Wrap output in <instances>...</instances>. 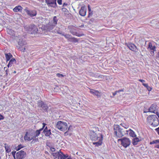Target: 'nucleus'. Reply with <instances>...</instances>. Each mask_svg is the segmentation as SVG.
<instances>
[{
    "mask_svg": "<svg viewBox=\"0 0 159 159\" xmlns=\"http://www.w3.org/2000/svg\"><path fill=\"white\" fill-rule=\"evenodd\" d=\"M114 133L115 135L118 138H121L126 134H128L129 131L125 129V128H121L120 125H114Z\"/></svg>",
    "mask_w": 159,
    "mask_h": 159,
    "instance_id": "f257e3e1",
    "label": "nucleus"
},
{
    "mask_svg": "<svg viewBox=\"0 0 159 159\" xmlns=\"http://www.w3.org/2000/svg\"><path fill=\"white\" fill-rule=\"evenodd\" d=\"M147 121L152 126H156L159 124V120L156 116L152 115L148 116Z\"/></svg>",
    "mask_w": 159,
    "mask_h": 159,
    "instance_id": "f03ea898",
    "label": "nucleus"
},
{
    "mask_svg": "<svg viewBox=\"0 0 159 159\" xmlns=\"http://www.w3.org/2000/svg\"><path fill=\"white\" fill-rule=\"evenodd\" d=\"M25 29L29 33L32 34H37L38 31L37 27L34 24L26 25L25 27Z\"/></svg>",
    "mask_w": 159,
    "mask_h": 159,
    "instance_id": "7ed1b4c3",
    "label": "nucleus"
},
{
    "mask_svg": "<svg viewBox=\"0 0 159 159\" xmlns=\"http://www.w3.org/2000/svg\"><path fill=\"white\" fill-rule=\"evenodd\" d=\"M56 127L61 131H65L67 129L68 126L66 123L60 121L57 122Z\"/></svg>",
    "mask_w": 159,
    "mask_h": 159,
    "instance_id": "20e7f679",
    "label": "nucleus"
},
{
    "mask_svg": "<svg viewBox=\"0 0 159 159\" xmlns=\"http://www.w3.org/2000/svg\"><path fill=\"white\" fill-rule=\"evenodd\" d=\"M38 107L41 108L43 111L48 112L50 111V109L48 105L41 101H39L37 103Z\"/></svg>",
    "mask_w": 159,
    "mask_h": 159,
    "instance_id": "39448f33",
    "label": "nucleus"
},
{
    "mask_svg": "<svg viewBox=\"0 0 159 159\" xmlns=\"http://www.w3.org/2000/svg\"><path fill=\"white\" fill-rule=\"evenodd\" d=\"M103 137L102 134L98 133L97 132L91 131L90 132V138L93 141H97V139H101Z\"/></svg>",
    "mask_w": 159,
    "mask_h": 159,
    "instance_id": "423d86ee",
    "label": "nucleus"
},
{
    "mask_svg": "<svg viewBox=\"0 0 159 159\" xmlns=\"http://www.w3.org/2000/svg\"><path fill=\"white\" fill-rule=\"evenodd\" d=\"M118 140L121 141V144L125 148L129 146L131 143L129 139L126 137L119 139Z\"/></svg>",
    "mask_w": 159,
    "mask_h": 159,
    "instance_id": "0eeeda50",
    "label": "nucleus"
},
{
    "mask_svg": "<svg viewBox=\"0 0 159 159\" xmlns=\"http://www.w3.org/2000/svg\"><path fill=\"white\" fill-rule=\"evenodd\" d=\"M56 1L57 0H45V2L48 7L55 8L57 7Z\"/></svg>",
    "mask_w": 159,
    "mask_h": 159,
    "instance_id": "6e6552de",
    "label": "nucleus"
},
{
    "mask_svg": "<svg viewBox=\"0 0 159 159\" xmlns=\"http://www.w3.org/2000/svg\"><path fill=\"white\" fill-rule=\"evenodd\" d=\"M26 153L24 151L21 150L17 152L16 154V159H23L26 156Z\"/></svg>",
    "mask_w": 159,
    "mask_h": 159,
    "instance_id": "1a4fd4ad",
    "label": "nucleus"
},
{
    "mask_svg": "<svg viewBox=\"0 0 159 159\" xmlns=\"http://www.w3.org/2000/svg\"><path fill=\"white\" fill-rule=\"evenodd\" d=\"M126 45L129 49L130 50L135 52H138V49L135 45L132 43H125Z\"/></svg>",
    "mask_w": 159,
    "mask_h": 159,
    "instance_id": "9d476101",
    "label": "nucleus"
},
{
    "mask_svg": "<svg viewBox=\"0 0 159 159\" xmlns=\"http://www.w3.org/2000/svg\"><path fill=\"white\" fill-rule=\"evenodd\" d=\"M25 11L27 15L31 17L35 16L37 14V11L35 10H30L27 8H25Z\"/></svg>",
    "mask_w": 159,
    "mask_h": 159,
    "instance_id": "9b49d317",
    "label": "nucleus"
},
{
    "mask_svg": "<svg viewBox=\"0 0 159 159\" xmlns=\"http://www.w3.org/2000/svg\"><path fill=\"white\" fill-rule=\"evenodd\" d=\"M156 46L155 45H153L151 43H149L147 49L149 51L151 52V54H154V52L156 51Z\"/></svg>",
    "mask_w": 159,
    "mask_h": 159,
    "instance_id": "f8f14e48",
    "label": "nucleus"
},
{
    "mask_svg": "<svg viewBox=\"0 0 159 159\" xmlns=\"http://www.w3.org/2000/svg\"><path fill=\"white\" fill-rule=\"evenodd\" d=\"M55 25L53 24L51 22H49L48 24H46L45 26V28L48 31H50L52 30L55 27Z\"/></svg>",
    "mask_w": 159,
    "mask_h": 159,
    "instance_id": "ddd939ff",
    "label": "nucleus"
},
{
    "mask_svg": "<svg viewBox=\"0 0 159 159\" xmlns=\"http://www.w3.org/2000/svg\"><path fill=\"white\" fill-rule=\"evenodd\" d=\"M31 136V134L30 133H28L27 132H26L24 136L25 140L30 141L31 140L33 139H34V136L32 137H30Z\"/></svg>",
    "mask_w": 159,
    "mask_h": 159,
    "instance_id": "4468645a",
    "label": "nucleus"
},
{
    "mask_svg": "<svg viewBox=\"0 0 159 159\" xmlns=\"http://www.w3.org/2000/svg\"><path fill=\"white\" fill-rule=\"evenodd\" d=\"M90 92L93 94L94 95L97 96L98 98L101 96L100 93L98 90L94 89H90Z\"/></svg>",
    "mask_w": 159,
    "mask_h": 159,
    "instance_id": "2eb2a0df",
    "label": "nucleus"
},
{
    "mask_svg": "<svg viewBox=\"0 0 159 159\" xmlns=\"http://www.w3.org/2000/svg\"><path fill=\"white\" fill-rule=\"evenodd\" d=\"M18 43L20 47H22L26 44L25 41L23 40L22 38H20L19 39V41H18Z\"/></svg>",
    "mask_w": 159,
    "mask_h": 159,
    "instance_id": "dca6fc26",
    "label": "nucleus"
},
{
    "mask_svg": "<svg viewBox=\"0 0 159 159\" xmlns=\"http://www.w3.org/2000/svg\"><path fill=\"white\" fill-rule=\"evenodd\" d=\"M79 13L80 15L82 16H85L86 14V11L85 9V7H81Z\"/></svg>",
    "mask_w": 159,
    "mask_h": 159,
    "instance_id": "f3484780",
    "label": "nucleus"
},
{
    "mask_svg": "<svg viewBox=\"0 0 159 159\" xmlns=\"http://www.w3.org/2000/svg\"><path fill=\"white\" fill-rule=\"evenodd\" d=\"M16 62V60L14 58H12L10 60L9 62L7 65V67L9 68V67H11L14 65V64H15Z\"/></svg>",
    "mask_w": 159,
    "mask_h": 159,
    "instance_id": "a211bd4d",
    "label": "nucleus"
},
{
    "mask_svg": "<svg viewBox=\"0 0 159 159\" xmlns=\"http://www.w3.org/2000/svg\"><path fill=\"white\" fill-rule=\"evenodd\" d=\"M42 131L41 130V129H38L36 130V131L35 132L34 134V139H33V140H35L37 141H38V138L36 139V137H37L40 134V132Z\"/></svg>",
    "mask_w": 159,
    "mask_h": 159,
    "instance_id": "6ab92c4d",
    "label": "nucleus"
},
{
    "mask_svg": "<svg viewBox=\"0 0 159 159\" xmlns=\"http://www.w3.org/2000/svg\"><path fill=\"white\" fill-rule=\"evenodd\" d=\"M68 155L64 154L61 152H60V154L58 156V159H65L68 157Z\"/></svg>",
    "mask_w": 159,
    "mask_h": 159,
    "instance_id": "aec40b11",
    "label": "nucleus"
},
{
    "mask_svg": "<svg viewBox=\"0 0 159 159\" xmlns=\"http://www.w3.org/2000/svg\"><path fill=\"white\" fill-rule=\"evenodd\" d=\"M103 137L101 138V139H97V142H94L93 143V144L94 145H95L96 146H97V147H98L99 146L101 145L102 144V141L103 140Z\"/></svg>",
    "mask_w": 159,
    "mask_h": 159,
    "instance_id": "412c9836",
    "label": "nucleus"
},
{
    "mask_svg": "<svg viewBox=\"0 0 159 159\" xmlns=\"http://www.w3.org/2000/svg\"><path fill=\"white\" fill-rule=\"evenodd\" d=\"M23 8L22 7L20 6H18L16 7L13 9V11L15 12H18V11H21L22 9Z\"/></svg>",
    "mask_w": 159,
    "mask_h": 159,
    "instance_id": "4be33fe9",
    "label": "nucleus"
},
{
    "mask_svg": "<svg viewBox=\"0 0 159 159\" xmlns=\"http://www.w3.org/2000/svg\"><path fill=\"white\" fill-rule=\"evenodd\" d=\"M5 55L7 62L9 61L11 58H12V55L10 53H5Z\"/></svg>",
    "mask_w": 159,
    "mask_h": 159,
    "instance_id": "5701e85b",
    "label": "nucleus"
},
{
    "mask_svg": "<svg viewBox=\"0 0 159 159\" xmlns=\"http://www.w3.org/2000/svg\"><path fill=\"white\" fill-rule=\"evenodd\" d=\"M140 140L139 138L136 137L133 139L132 143L134 145H136L140 141Z\"/></svg>",
    "mask_w": 159,
    "mask_h": 159,
    "instance_id": "b1692460",
    "label": "nucleus"
},
{
    "mask_svg": "<svg viewBox=\"0 0 159 159\" xmlns=\"http://www.w3.org/2000/svg\"><path fill=\"white\" fill-rule=\"evenodd\" d=\"M4 145V147L6 152L8 153L10 152L11 151V149L10 148V146H8V145L6 143H5Z\"/></svg>",
    "mask_w": 159,
    "mask_h": 159,
    "instance_id": "393cba45",
    "label": "nucleus"
},
{
    "mask_svg": "<svg viewBox=\"0 0 159 159\" xmlns=\"http://www.w3.org/2000/svg\"><path fill=\"white\" fill-rule=\"evenodd\" d=\"M129 134L130 136L132 137H136V135L135 133V132L131 129H129Z\"/></svg>",
    "mask_w": 159,
    "mask_h": 159,
    "instance_id": "a878e982",
    "label": "nucleus"
},
{
    "mask_svg": "<svg viewBox=\"0 0 159 159\" xmlns=\"http://www.w3.org/2000/svg\"><path fill=\"white\" fill-rule=\"evenodd\" d=\"M68 41L70 42L76 43L78 42V40L75 37H72L71 36Z\"/></svg>",
    "mask_w": 159,
    "mask_h": 159,
    "instance_id": "bb28decb",
    "label": "nucleus"
},
{
    "mask_svg": "<svg viewBox=\"0 0 159 159\" xmlns=\"http://www.w3.org/2000/svg\"><path fill=\"white\" fill-rule=\"evenodd\" d=\"M51 130L49 129L48 131H46L45 132H43V133L44 134H45V135L46 137H48L51 134Z\"/></svg>",
    "mask_w": 159,
    "mask_h": 159,
    "instance_id": "cd10ccee",
    "label": "nucleus"
},
{
    "mask_svg": "<svg viewBox=\"0 0 159 159\" xmlns=\"http://www.w3.org/2000/svg\"><path fill=\"white\" fill-rule=\"evenodd\" d=\"M58 21V20L57 19V17L56 16H54L53 17V19L52 20V21H51V22L53 23V24L56 26V25L57 24V22Z\"/></svg>",
    "mask_w": 159,
    "mask_h": 159,
    "instance_id": "c85d7f7f",
    "label": "nucleus"
},
{
    "mask_svg": "<svg viewBox=\"0 0 159 159\" xmlns=\"http://www.w3.org/2000/svg\"><path fill=\"white\" fill-rule=\"evenodd\" d=\"M4 73L2 66H0V77L2 76Z\"/></svg>",
    "mask_w": 159,
    "mask_h": 159,
    "instance_id": "c756f323",
    "label": "nucleus"
},
{
    "mask_svg": "<svg viewBox=\"0 0 159 159\" xmlns=\"http://www.w3.org/2000/svg\"><path fill=\"white\" fill-rule=\"evenodd\" d=\"M143 85L147 88L148 91H150L151 90L152 88L151 87L149 86L148 84L143 83Z\"/></svg>",
    "mask_w": 159,
    "mask_h": 159,
    "instance_id": "7c9ffc66",
    "label": "nucleus"
},
{
    "mask_svg": "<svg viewBox=\"0 0 159 159\" xmlns=\"http://www.w3.org/2000/svg\"><path fill=\"white\" fill-rule=\"evenodd\" d=\"M60 153V152H56V153H53L52 154V155L54 157L56 158H58V156H59Z\"/></svg>",
    "mask_w": 159,
    "mask_h": 159,
    "instance_id": "2f4dec72",
    "label": "nucleus"
},
{
    "mask_svg": "<svg viewBox=\"0 0 159 159\" xmlns=\"http://www.w3.org/2000/svg\"><path fill=\"white\" fill-rule=\"evenodd\" d=\"M7 32L10 34L13 35L14 34V31L11 29H7Z\"/></svg>",
    "mask_w": 159,
    "mask_h": 159,
    "instance_id": "473e14b6",
    "label": "nucleus"
},
{
    "mask_svg": "<svg viewBox=\"0 0 159 159\" xmlns=\"http://www.w3.org/2000/svg\"><path fill=\"white\" fill-rule=\"evenodd\" d=\"M24 147L21 144H19L18 146L16 148V151H19Z\"/></svg>",
    "mask_w": 159,
    "mask_h": 159,
    "instance_id": "72a5a7b5",
    "label": "nucleus"
},
{
    "mask_svg": "<svg viewBox=\"0 0 159 159\" xmlns=\"http://www.w3.org/2000/svg\"><path fill=\"white\" fill-rule=\"evenodd\" d=\"M55 32L57 33L58 34H61V31L59 30V28H57V29L55 30Z\"/></svg>",
    "mask_w": 159,
    "mask_h": 159,
    "instance_id": "f704fd0d",
    "label": "nucleus"
},
{
    "mask_svg": "<svg viewBox=\"0 0 159 159\" xmlns=\"http://www.w3.org/2000/svg\"><path fill=\"white\" fill-rule=\"evenodd\" d=\"M123 91V89H120V90H119L117 91H116L114 93H113V96H115L117 94V93H119L120 92H122Z\"/></svg>",
    "mask_w": 159,
    "mask_h": 159,
    "instance_id": "c9c22d12",
    "label": "nucleus"
},
{
    "mask_svg": "<svg viewBox=\"0 0 159 159\" xmlns=\"http://www.w3.org/2000/svg\"><path fill=\"white\" fill-rule=\"evenodd\" d=\"M71 36V35L69 34H66L65 35V37L68 40V41Z\"/></svg>",
    "mask_w": 159,
    "mask_h": 159,
    "instance_id": "e433bc0d",
    "label": "nucleus"
},
{
    "mask_svg": "<svg viewBox=\"0 0 159 159\" xmlns=\"http://www.w3.org/2000/svg\"><path fill=\"white\" fill-rule=\"evenodd\" d=\"M157 139L153 141H152L150 143V144H157Z\"/></svg>",
    "mask_w": 159,
    "mask_h": 159,
    "instance_id": "4c0bfd02",
    "label": "nucleus"
},
{
    "mask_svg": "<svg viewBox=\"0 0 159 159\" xmlns=\"http://www.w3.org/2000/svg\"><path fill=\"white\" fill-rule=\"evenodd\" d=\"M19 49H20V50L22 52H24L25 51V47H24V48H22V47H20Z\"/></svg>",
    "mask_w": 159,
    "mask_h": 159,
    "instance_id": "58836bf2",
    "label": "nucleus"
},
{
    "mask_svg": "<svg viewBox=\"0 0 159 159\" xmlns=\"http://www.w3.org/2000/svg\"><path fill=\"white\" fill-rule=\"evenodd\" d=\"M155 147L159 149V139H157V144Z\"/></svg>",
    "mask_w": 159,
    "mask_h": 159,
    "instance_id": "ea45409f",
    "label": "nucleus"
},
{
    "mask_svg": "<svg viewBox=\"0 0 159 159\" xmlns=\"http://www.w3.org/2000/svg\"><path fill=\"white\" fill-rule=\"evenodd\" d=\"M16 151H13L11 152V154L13 156V157L15 158V159H16V156H15V153H16Z\"/></svg>",
    "mask_w": 159,
    "mask_h": 159,
    "instance_id": "a19ab883",
    "label": "nucleus"
},
{
    "mask_svg": "<svg viewBox=\"0 0 159 159\" xmlns=\"http://www.w3.org/2000/svg\"><path fill=\"white\" fill-rule=\"evenodd\" d=\"M120 125H121L122 126L121 128H125V129L126 130L128 128V126H125L124 125H125L124 124H121Z\"/></svg>",
    "mask_w": 159,
    "mask_h": 159,
    "instance_id": "79ce46f5",
    "label": "nucleus"
},
{
    "mask_svg": "<svg viewBox=\"0 0 159 159\" xmlns=\"http://www.w3.org/2000/svg\"><path fill=\"white\" fill-rule=\"evenodd\" d=\"M42 124L43 125L42 128L40 129L41 131L44 128H45V125H47L46 124L44 123H43Z\"/></svg>",
    "mask_w": 159,
    "mask_h": 159,
    "instance_id": "37998d69",
    "label": "nucleus"
},
{
    "mask_svg": "<svg viewBox=\"0 0 159 159\" xmlns=\"http://www.w3.org/2000/svg\"><path fill=\"white\" fill-rule=\"evenodd\" d=\"M57 76L59 77H62L64 76V75H63L59 73L57 74Z\"/></svg>",
    "mask_w": 159,
    "mask_h": 159,
    "instance_id": "c03bdc74",
    "label": "nucleus"
},
{
    "mask_svg": "<svg viewBox=\"0 0 159 159\" xmlns=\"http://www.w3.org/2000/svg\"><path fill=\"white\" fill-rule=\"evenodd\" d=\"M62 11L63 12H66L67 11V10L65 8H62Z\"/></svg>",
    "mask_w": 159,
    "mask_h": 159,
    "instance_id": "a18cd8bd",
    "label": "nucleus"
},
{
    "mask_svg": "<svg viewBox=\"0 0 159 159\" xmlns=\"http://www.w3.org/2000/svg\"><path fill=\"white\" fill-rule=\"evenodd\" d=\"M57 2L59 5H61L62 4V0H57Z\"/></svg>",
    "mask_w": 159,
    "mask_h": 159,
    "instance_id": "49530a36",
    "label": "nucleus"
},
{
    "mask_svg": "<svg viewBox=\"0 0 159 159\" xmlns=\"http://www.w3.org/2000/svg\"><path fill=\"white\" fill-rule=\"evenodd\" d=\"M4 117L1 114H0V120H3L4 119Z\"/></svg>",
    "mask_w": 159,
    "mask_h": 159,
    "instance_id": "de8ad7c7",
    "label": "nucleus"
},
{
    "mask_svg": "<svg viewBox=\"0 0 159 159\" xmlns=\"http://www.w3.org/2000/svg\"><path fill=\"white\" fill-rule=\"evenodd\" d=\"M42 21H45V22H46L47 21V22H48L49 21V20H48V19H47L45 18H42Z\"/></svg>",
    "mask_w": 159,
    "mask_h": 159,
    "instance_id": "09e8293b",
    "label": "nucleus"
},
{
    "mask_svg": "<svg viewBox=\"0 0 159 159\" xmlns=\"http://www.w3.org/2000/svg\"><path fill=\"white\" fill-rule=\"evenodd\" d=\"M49 129H48V127L47 126H46L45 127L44 129L43 130V133L44 132H45L46 131H48V130Z\"/></svg>",
    "mask_w": 159,
    "mask_h": 159,
    "instance_id": "8fccbe9b",
    "label": "nucleus"
},
{
    "mask_svg": "<svg viewBox=\"0 0 159 159\" xmlns=\"http://www.w3.org/2000/svg\"><path fill=\"white\" fill-rule=\"evenodd\" d=\"M93 14V11H91L90 12H89V14L88 15V17H89L90 16L92 15Z\"/></svg>",
    "mask_w": 159,
    "mask_h": 159,
    "instance_id": "3c124183",
    "label": "nucleus"
},
{
    "mask_svg": "<svg viewBox=\"0 0 159 159\" xmlns=\"http://www.w3.org/2000/svg\"><path fill=\"white\" fill-rule=\"evenodd\" d=\"M50 150L51 151L53 152L55 151V149L54 148L51 147L50 148Z\"/></svg>",
    "mask_w": 159,
    "mask_h": 159,
    "instance_id": "603ef678",
    "label": "nucleus"
},
{
    "mask_svg": "<svg viewBox=\"0 0 159 159\" xmlns=\"http://www.w3.org/2000/svg\"><path fill=\"white\" fill-rule=\"evenodd\" d=\"M88 10L89 11V12H90L91 11H92V10L91 8V7H90V6L89 5L88 6Z\"/></svg>",
    "mask_w": 159,
    "mask_h": 159,
    "instance_id": "864d4df0",
    "label": "nucleus"
},
{
    "mask_svg": "<svg viewBox=\"0 0 159 159\" xmlns=\"http://www.w3.org/2000/svg\"><path fill=\"white\" fill-rule=\"evenodd\" d=\"M139 81L142 83H143L144 82H145V81L144 80H141V79H140L139 80Z\"/></svg>",
    "mask_w": 159,
    "mask_h": 159,
    "instance_id": "5fc2aeb1",
    "label": "nucleus"
},
{
    "mask_svg": "<svg viewBox=\"0 0 159 159\" xmlns=\"http://www.w3.org/2000/svg\"><path fill=\"white\" fill-rule=\"evenodd\" d=\"M159 134V127L155 129Z\"/></svg>",
    "mask_w": 159,
    "mask_h": 159,
    "instance_id": "6e6d98bb",
    "label": "nucleus"
},
{
    "mask_svg": "<svg viewBox=\"0 0 159 159\" xmlns=\"http://www.w3.org/2000/svg\"><path fill=\"white\" fill-rule=\"evenodd\" d=\"M67 5V3H64L63 4V6L65 7V6H66Z\"/></svg>",
    "mask_w": 159,
    "mask_h": 159,
    "instance_id": "4d7b16f0",
    "label": "nucleus"
},
{
    "mask_svg": "<svg viewBox=\"0 0 159 159\" xmlns=\"http://www.w3.org/2000/svg\"><path fill=\"white\" fill-rule=\"evenodd\" d=\"M84 25H81L80 26H79L80 27H84Z\"/></svg>",
    "mask_w": 159,
    "mask_h": 159,
    "instance_id": "13d9d810",
    "label": "nucleus"
},
{
    "mask_svg": "<svg viewBox=\"0 0 159 159\" xmlns=\"http://www.w3.org/2000/svg\"><path fill=\"white\" fill-rule=\"evenodd\" d=\"M5 71L6 72V75H7V69H6Z\"/></svg>",
    "mask_w": 159,
    "mask_h": 159,
    "instance_id": "bf43d9fd",
    "label": "nucleus"
},
{
    "mask_svg": "<svg viewBox=\"0 0 159 159\" xmlns=\"http://www.w3.org/2000/svg\"><path fill=\"white\" fill-rule=\"evenodd\" d=\"M61 34L63 36L65 37V35L66 34H65L64 33H61Z\"/></svg>",
    "mask_w": 159,
    "mask_h": 159,
    "instance_id": "052dcab7",
    "label": "nucleus"
},
{
    "mask_svg": "<svg viewBox=\"0 0 159 159\" xmlns=\"http://www.w3.org/2000/svg\"><path fill=\"white\" fill-rule=\"evenodd\" d=\"M3 70H4V71L6 69H7L6 67H4V68H3Z\"/></svg>",
    "mask_w": 159,
    "mask_h": 159,
    "instance_id": "680f3d73",
    "label": "nucleus"
},
{
    "mask_svg": "<svg viewBox=\"0 0 159 159\" xmlns=\"http://www.w3.org/2000/svg\"><path fill=\"white\" fill-rule=\"evenodd\" d=\"M67 131H66L65 133L64 134L65 135H66V134L67 133Z\"/></svg>",
    "mask_w": 159,
    "mask_h": 159,
    "instance_id": "e2e57ef3",
    "label": "nucleus"
},
{
    "mask_svg": "<svg viewBox=\"0 0 159 159\" xmlns=\"http://www.w3.org/2000/svg\"><path fill=\"white\" fill-rule=\"evenodd\" d=\"M98 77L99 78V77L102 78V76L99 75V76H98Z\"/></svg>",
    "mask_w": 159,
    "mask_h": 159,
    "instance_id": "0e129e2a",
    "label": "nucleus"
},
{
    "mask_svg": "<svg viewBox=\"0 0 159 159\" xmlns=\"http://www.w3.org/2000/svg\"><path fill=\"white\" fill-rule=\"evenodd\" d=\"M67 159H71V158L70 157H68L67 158Z\"/></svg>",
    "mask_w": 159,
    "mask_h": 159,
    "instance_id": "69168bd1",
    "label": "nucleus"
},
{
    "mask_svg": "<svg viewBox=\"0 0 159 159\" xmlns=\"http://www.w3.org/2000/svg\"><path fill=\"white\" fill-rule=\"evenodd\" d=\"M14 73H16V71H15L14 72Z\"/></svg>",
    "mask_w": 159,
    "mask_h": 159,
    "instance_id": "338daca9",
    "label": "nucleus"
},
{
    "mask_svg": "<svg viewBox=\"0 0 159 159\" xmlns=\"http://www.w3.org/2000/svg\"><path fill=\"white\" fill-rule=\"evenodd\" d=\"M69 128L68 129V130H69Z\"/></svg>",
    "mask_w": 159,
    "mask_h": 159,
    "instance_id": "774afa93",
    "label": "nucleus"
}]
</instances>
